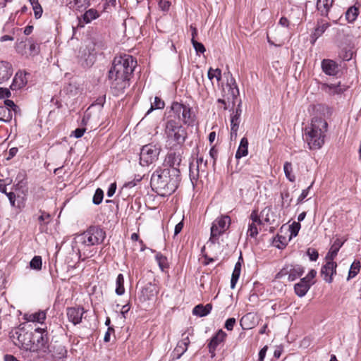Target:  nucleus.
<instances>
[{
	"label": "nucleus",
	"mask_w": 361,
	"mask_h": 361,
	"mask_svg": "<svg viewBox=\"0 0 361 361\" xmlns=\"http://www.w3.org/2000/svg\"><path fill=\"white\" fill-rule=\"evenodd\" d=\"M137 65V61L130 55L125 54L116 57L109 71L111 90L116 96L124 92L129 86L130 78Z\"/></svg>",
	"instance_id": "1"
},
{
	"label": "nucleus",
	"mask_w": 361,
	"mask_h": 361,
	"mask_svg": "<svg viewBox=\"0 0 361 361\" xmlns=\"http://www.w3.org/2000/svg\"><path fill=\"white\" fill-rule=\"evenodd\" d=\"M180 169L158 168L151 176L152 189L160 196L173 193L180 182Z\"/></svg>",
	"instance_id": "2"
},
{
	"label": "nucleus",
	"mask_w": 361,
	"mask_h": 361,
	"mask_svg": "<svg viewBox=\"0 0 361 361\" xmlns=\"http://www.w3.org/2000/svg\"><path fill=\"white\" fill-rule=\"evenodd\" d=\"M327 128L328 123L324 118L318 116L312 118L310 126L305 128V133L310 149H319L323 146Z\"/></svg>",
	"instance_id": "3"
},
{
	"label": "nucleus",
	"mask_w": 361,
	"mask_h": 361,
	"mask_svg": "<svg viewBox=\"0 0 361 361\" xmlns=\"http://www.w3.org/2000/svg\"><path fill=\"white\" fill-rule=\"evenodd\" d=\"M164 133L166 142L173 146L182 145L187 137L185 129L179 121L173 118L167 119L165 124Z\"/></svg>",
	"instance_id": "4"
},
{
	"label": "nucleus",
	"mask_w": 361,
	"mask_h": 361,
	"mask_svg": "<svg viewBox=\"0 0 361 361\" xmlns=\"http://www.w3.org/2000/svg\"><path fill=\"white\" fill-rule=\"evenodd\" d=\"M178 119V121H182L188 126H193L195 122V115L191 111L189 106L178 103L173 102L171 109L168 113L167 119Z\"/></svg>",
	"instance_id": "5"
},
{
	"label": "nucleus",
	"mask_w": 361,
	"mask_h": 361,
	"mask_svg": "<svg viewBox=\"0 0 361 361\" xmlns=\"http://www.w3.org/2000/svg\"><path fill=\"white\" fill-rule=\"evenodd\" d=\"M106 238V233L97 226H92L78 236V240L85 246H93L102 243Z\"/></svg>",
	"instance_id": "6"
},
{
	"label": "nucleus",
	"mask_w": 361,
	"mask_h": 361,
	"mask_svg": "<svg viewBox=\"0 0 361 361\" xmlns=\"http://www.w3.org/2000/svg\"><path fill=\"white\" fill-rule=\"evenodd\" d=\"M104 47L102 41L99 37L90 38L85 47H80L78 57L83 59L87 65L92 63L94 52Z\"/></svg>",
	"instance_id": "7"
},
{
	"label": "nucleus",
	"mask_w": 361,
	"mask_h": 361,
	"mask_svg": "<svg viewBox=\"0 0 361 361\" xmlns=\"http://www.w3.org/2000/svg\"><path fill=\"white\" fill-rule=\"evenodd\" d=\"M32 351L47 352L49 348L48 332L44 328H37L32 332Z\"/></svg>",
	"instance_id": "8"
},
{
	"label": "nucleus",
	"mask_w": 361,
	"mask_h": 361,
	"mask_svg": "<svg viewBox=\"0 0 361 361\" xmlns=\"http://www.w3.org/2000/svg\"><path fill=\"white\" fill-rule=\"evenodd\" d=\"M160 147L157 145L148 144L143 146L140 153V164L142 166H149L158 159Z\"/></svg>",
	"instance_id": "9"
},
{
	"label": "nucleus",
	"mask_w": 361,
	"mask_h": 361,
	"mask_svg": "<svg viewBox=\"0 0 361 361\" xmlns=\"http://www.w3.org/2000/svg\"><path fill=\"white\" fill-rule=\"evenodd\" d=\"M304 268L299 264H286L276 275V279H281L288 276L290 281H293L300 278L304 274Z\"/></svg>",
	"instance_id": "10"
},
{
	"label": "nucleus",
	"mask_w": 361,
	"mask_h": 361,
	"mask_svg": "<svg viewBox=\"0 0 361 361\" xmlns=\"http://www.w3.org/2000/svg\"><path fill=\"white\" fill-rule=\"evenodd\" d=\"M230 217L228 216H221L214 221L211 227L210 240L214 243L215 239L222 235L229 227Z\"/></svg>",
	"instance_id": "11"
},
{
	"label": "nucleus",
	"mask_w": 361,
	"mask_h": 361,
	"mask_svg": "<svg viewBox=\"0 0 361 361\" xmlns=\"http://www.w3.org/2000/svg\"><path fill=\"white\" fill-rule=\"evenodd\" d=\"M18 344L26 350L32 351V332L26 331L24 329H20L16 331Z\"/></svg>",
	"instance_id": "12"
},
{
	"label": "nucleus",
	"mask_w": 361,
	"mask_h": 361,
	"mask_svg": "<svg viewBox=\"0 0 361 361\" xmlns=\"http://www.w3.org/2000/svg\"><path fill=\"white\" fill-rule=\"evenodd\" d=\"M159 293V290L156 284L148 283L141 290L140 300L145 302L153 300Z\"/></svg>",
	"instance_id": "13"
},
{
	"label": "nucleus",
	"mask_w": 361,
	"mask_h": 361,
	"mask_svg": "<svg viewBox=\"0 0 361 361\" xmlns=\"http://www.w3.org/2000/svg\"><path fill=\"white\" fill-rule=\"evenodd\" d=\"M326 263L321 269V274L324 280L328 283H331L332 276L336 274L337 264L334 259H326Z\"/></svg>",
	"instance_id": "14"
},
{
	"label": "nucleus",
	"mask_w": 361,
	"mask_h": 361,
	"mask_svg": "<svg viewBox=\"0 0 361 361\" xmlns=\"http://www.w3.org/2000/svg\"><path fill=\"white\" fill-rule=\"evenodd\" d=\"M227 334L222 329H219L216 334L212 337L209 344V352L211 353L212 357L215 355V351L217 346L224 341Z\"/></svg>",
	"instance_id": "15"
},
{
	"label": "nucleus",
	"mask_w": 361,
	"mask_h": 361,
	"mask_svg": "<svg viewBox=\"0 0 361 361\" xmlns=\"http://www.w3.org/2000/svg\"><path fill=\"white\" fill-rule=\"evenodd\" d=\"M85 313L83 307H68L66 314L68 320L74 325L78 324L82 322V315Z\"/></svg>",
	"instance_id": "16"
},
{
	"label": "nucleus",
	"mask_w": 361,
	"mask_h": 361,
	"mask_svg": "<svg viewBox=\"0 0 361 361\" xmlns=\"http://www.w3.org/2000/svg\"><path fill=\"white\" fill-rule=\"evenodd\" d=\"M181 161L182 157L180 153L170 152L167 154L164 161L165 164L168 166V167L164 168L179 169L178 167L181 163Z\"/></svg>",
	"instance_id": "17"
},
{
	"label": "nucleus",
	"mask_w": 361,
	"mask_h": 361,
	"mask_svg": "<svg viewBox=\"0 0 361 361\" xmlns=\"http://www.w3.org/2000/svg\"><path fill=\"white\" fill-rule=\"evenodd\" d=\"M322 68L323 72L329 75H336L338 71L337 63L331 59H324L322 61Z\"/></svg>",
	"instance_id": "18"
},
{
	"label": "nucleus",
	"mask_w": 361,
	"mask_h": 361,
	"mask_svg": "<svg viewBox=\"0 0 361 361\" xmlns=\"http://www.w3.org/2000/svg\"><path fill=\"white\" fill-rule=\"evenodd\" d=\"M13 71L11 65L6 61L0 62V84L8 80L12 75Z\"/></svg>",
	"instance_id": "19"
},
{
	"label": "nucleus",
	"mask_w": 361,
	"mask_h": 361,
	"mask_svg": "<svg viewBox=\"0 0 361 361\" xmlns=\"http://www.w3.org/2000/svg\"><path fill=\"white\" fill-rule=\"evenodd\" d=\"M312 285L313 283H307L305 280L301 279L300 281L294 286L295 293L298 297L302 298L306 295Z\"/></svg>",
	"instance_id": "20"
},
{
	"label": "nucleus",
	"mask_w": 361,
	"mask_h": 361,
	"mask_svg": "<svg viewBox=\"0 0 361 361\" xmlns=\"http://www.w3.org/2000/svg\"><path fill=\"white\" fill-rule=\"evenodd\" d=\"M52 357L56 360H61L66 357L67 350L61 343H56L51 350Z\"/></svg>",
	"instance_id": "21"
},
{
	"label": "nucleus",
	"mask_w": 361,
	"mask_h": 361,
	"mask_svg": "<svg viewBox=\"0 0 361 361\" xmlns=\"http://www.w3.org/2000/svg\"><path fill=\"white\" fill-rule=\"evenodd\" d=\"M322 89L329 95L341 94L345 91V89L341 86L340 83L324 84Z\"/></svg>",
	"instance_id": "22"
},
{
	"label": "nucleus",
	"mask_w": 361,
	"mask_h": 361,
	"mask_svg": "<svg viewBox=\"0 0 361 361\" xmlns=\"http://www.w3.org/2000/svg\"><path fill=\"white\" fill-rule=\"evenodd\" d=\"M346 240H342L341 239L337 238L334 242L329 251L328 252L326 259H334L336 257L340 248L343 246Z\"/></svg>",
	"instance_id": "23"
},
{
	"label": "nucleus",
	"mask_w": 361,
	"mask_h": 361,
	"mask_svg": "<svg viewBox=\"0 0 361 361\" xmlns=\"http://www.w3.org/2000/svg\"><path fill=\"white\" fill-rule=\"evenodd\" d=\"M212 310V305L208 303L206 305L199 304L196 305L192 310V314L194 315L202 317L208 315Z\"/></svg>",
	"instance_id": "24"
},
{
	"label": "nucleus",
	"mask_w": 361,
	"mask_h": 361,
	"mask_svg": "<svg viewBox=\"0 0 361 361\" xmlns=\"http://www.w3.org/2000/svg\"><path fill=\"white\" fill-rule=\"evenodd\" d=\"M26 83L27 79L25 78V75H23L22 73H17L10 87L12 90H18L24 87Z\"/></svg>",
	"instance_id": "25"
},
{
	"label": "nucleus",
	"mask_w": 361,
	"mask_h": 361,
	"mask_svg": "<svg viewBox=\"0 0 361 361\" xmlns=\"http://www.w3.org/2000/svg\"><path fill=\"white\" fill-rule=\"evenodd\" d=\"M333 3L334 0H317V8L321 15L327 16Z\"/></svg>",
	"instance_id": "26"
},
{
	"label": "nucleus",
	"mask_w": 361,
	"mask_h": 361,
	"mask_svg": "<svg viewBox=\"0 0 361 361\" xmlns=\"http://www.w3.org/2000/svg\"><path fill=\"white\" fill-rule=\"evenodd\" d=\"M248 154V140L246 137H243L240 140L239 147L235 153V158L239 159L247 156Z\"/></svg>",
	"instance_id": "27"
},
{
	"label": "nucleus",
	"mask_w": 361,
	"mask_h": 361,
	"mask_svg": "<svg viewBox=\"0 0 361 361\" xmlns=\"http://www.w3.org/2000/svg\"><path fill=\"white\" fill-rule=\"evenodd\" d=\"M240 117L231 115V139L235 140L237 137V133L239 128Z\"/></svg>",
	"instance_id": "28"
},
{
	"label": "nucleus",
	"mask_w": 361,
	"mask_h": 361,
	"mask_svg": "<svg viewBox=\"0 0 361 361\" xmlns=\"http://www.w3.org/2000/svg\"><path fill=\"white\" fill-rule=\"evenodd\" d=\"M227 86L229 87V92L232 97V104L234 105L235 103V99L239 95V90L233 78H231V82L227 83Z\"/></svg>",
	"instance_id": "29"
},
{
	"label": "nucleus",
	"mask_w": 361,
	"mask_h": 361,
	"mask_svg": "<svg viewBox=\"0 0 361 361\" xmlns=\"http://www.w3.org/2000/svg\"><path fill=\"white\" fill-rule=\"evenodd\" d=\"M241 272V264L238 262L234 267V269L232 273L231 279V288L232 289L235 288V285L239 279L240 275Z\"/></svg>",
	"instance_id": "30"
},
{
	"label": "nucleus",
	"mask_w": 361,
	"mask_h": 361,
	"mask_svg": "<svg viewBox=\"0 0 361 361\" xmlns=\"http://www.w3.org/2000/svg\"><path fill=\"white\" fill-rule=\"evenodd\" d=\"M359 14L358 8L355 6H350L345 12V18L348 23H353Z\"/></svg>",
	"instance_id": "31"
},
{
	"label": "nucleus",
	"mask_w": 361,
	"mask_h": 361,
	"mask_svg": "<svg viewBox=\"0 0 361 361\" xmlns=\"http://www.w3.org/2000/svg\"><path fill=\"white\" fill-rule=\"evenodd\" d=\"M115 292L118 295H122L125 293L124 277L122 274H119L117 276L116 281Z\"/></svg>",
	"instance_id": "32"
},
{
	"label": "nucleus",
	"mask_w": 361,
	"mask_h": 361,
	"mask_svg": "<svg viewBox=\"0 0 361 361\" xmlns=\"http://www.w3.org/2000/svg\"><path fill=\"white\" fill-rule=\"evenodd\" d=\"M46 319L45 311H39L35 313H32L28 316L27 319L30 322L42 323Z\"/></svg>",
	"instance_id": "33"
},
{
	"label": "nucleus",
	"mask_w": 361,
	"mask_h": 361,
	"mask_svg": "<svg viewBox=\"0 0 361 361\" xmlns=\"http://www.w3.org/2000/svg\"><path fill=\"white\" fill-rule=\"evenodd\" d=\"M12 112L10 109L6 106H0V121L3 122H9L12 119Z\"/></svg>",
	"instance_id": "34"
},
{
	"label": "nucleus",
	"mask_w": 361,
	"mask_h": 361,
	"mask_svg": "<svg viewBox=\"0 0 361 361\" xmlns=\"http://www.w3.org/2000/svg\"><path fill=\"white\" fill-rule=\"evenodd\" d=\"M98 17L99 13L97 11L93 8H90L82 15V20L85 23H89Z\"/></svg>",
	"instance_id": "35"
},
{
	"label": "nucleus",
	"mask_w": 361,
	"mask_h": 361,
	"mask_svg": "<svg viewBox=\"0 0 361 361\" xmlns=\"http://www.w3.org/2000/svg\"><path fill=\"white\" fill-rule=\"evenodd\" d=\"M283 171L286 178L290 181L294 182L295 180V176L292 173L293 167L290 162L286 161L283 165Z\"/></svg>",
	"instance_id": "36"
},
{
	"label": "nucleus",
	"mask_w": 361,
	"mask_h": 361,
	"mask_svg": "<svg viewBox=\"0 0 361 361\" xmlns=\"http://www.w3.org/2000/svg\"><path fill=\"white\" fill-rule=\"evenodd\" d=\"M39 213L40 215L37 217V221H39L40 228H42V227L47 226L49 223L51 216L49 213L41 209Z\"/></svg>",
	"instance_id": "37"
},
{
	"label": "nucleus",
	"mask_w": 361,
	"mask_h": 361,
	"mask_svg": "<svg viewBox=\"0 0 361 361\" xmlns=\"http://www.w3.org/2000/svg\"><path fill=\"white\" fill-rule=\"evenodd\" d=\"M360 262L359 261H354L350 266L347 279L350 280V279L355 277V276L360 271Z\"/></svg>",
	"instance_id": "38"
},
{
	"label": "nucleus",
	"mask_w": 361,
	"mask_h": 361,
	"mask_svg": "<svg viewBox=\"0 0 361 361\" xmlns=\"http://www.w3.org/2000/svg\"><path fill=\"white\" fill-rule=\"evenodd\" d=\"M29 1L30 2V4L32 5L35 18L38 19V18H41V16L42 15L43 10H42L41 5L39 3V1L38 0H29Z\"/></svg>",
	"instance_id": "39"
},
{
	"label": "nucleus",
	"mask_w": 361,
	"mask_h": 361,
	"mask_svg": "<svg viewBox=\"0 0 361 361\" xmlns=\"http://www.w3.org/2000/svg\"><path fill=\"white\" fill-rule=\"evenodd\" d=\"M200 171H201V169L196 167L194 163H190V178L192 184H194V181H196L198 179Z\"/></svg>",
	"instance_id": "40"
},
{
	"label": "nucleus",
	"mask_w": 361,
	"mask_h": 361,
	"mask_svg": "<svg viewBox=\"0 0 361 361\" xmlns=\"http://www.w3.org/2000/svg\"><path fill=\"white\" fill-rule=\"evenodd\" d=\"M156 260L159 264V267L162 271L169 267L168 259L162 254H157Z\"/></svg>",
	"instance_id": "41"
},
{
	"label": "nucleus",
	"mask_w": 361,
	"mask_h": 361,
	"mask_svg": "<svg viewBox=\"0 0 361 361\" xmlns=\"http://www.w3.org/2000/svg\"><path fill=\"white\" fill-rule=\"evenodd\" d=\"M188 347L183 342L178 341L174 349V354L176 355V358H180L186 352Z\"/></svg>",
	"instance_id": "42"
},
{
	"label": "nucleus",
	"mask_w": 361,
	"mask_h": 361,
	"mask_svg": "<svg viewBox=\"0 0 361 361\" xmlns=\"http://www.w3.org/2000/svg\"><path fill=\"white\" fill-rule=\"evenodd\" d=\"M42 264V257L40 256H35L30 262V268L37 271L41 270Z\"/></svg>",
	"instance_id": "43"
},
{
	"label": "nucleus",
	"mask_w": 361,
	"mask_h": 361,
	"mask_svg": "<svg viewBox=\"0 0 361 361\" xmlns=\"http://www.w3.org/2000/svg\"><path fill=\"white\" fill-rule=\"evenodd\" d=\"M207 76L210 80L216 78L217 81H219L221 78V71L219 68L213 69L210 68L208 71Z\"/></svg>",
	"instance_id": "44"
},
{
	"label": "nucleus",
	"mask_w": 361,
	"mask_h": 361,
	"mask_svg": "<svg viewBox=\"0 0 361 361\" xmlns=\"http://www.w3.org/2000/svg\"><path fill=\"white\" fill-rule=\"evenodd\" d=\"M329 24L322 23V25H319L314 30V32L313 33V37H315V39H317L319 37H320L325 30L329 27Z\"/></svg>",
	"instance_id": "45"
},
{
	"label": "nucleus",
	"mask_w": 361,
	"mask_h": 361,
	"mask_svg": "<svg viewBox=\"0 0 361 361\" xmlns=\"http://www.w3.org/2000/svg\"><path fill=\"white\" fill-rule=\"evenodd\" d=\"M28 44L30 54H37L39 51V44L32 38L28 39Z\"/></svg>",
	"instance_id": "46"
},
{
	"label": "nucleus",
	"mask_w": 361,
	"mask_h": 361,
	"mask_svg": "<svg viewBox=\"0 0 361 361\" xmlns=\"http://www.w3.org/2000/svg\"><path fill=\"white\" fill-rule=\"evenodd\" d=\"M104 192L103 190L100 188H97L95 191V193L93 196L92 202L94 204H99L103 200Z\"/></svg>",
	"instance_id": "47"
},
{
	"label": "nucleus",
	"mask_w": 361,
	"mask_h": 361,
	"mask_svg": "<svg viewBox=\"0 0 361 361\" xmlns=\"http://www.w3.org/2000/svg\"><path fill=\"white\" fill-rule=\"evenodd\" d=\"M164 105V102L161 99L158 97H155L154 102L151 106V110L163 109Z\"/></svg>",
	"instance_id": "48"
},
{
	"label": "nucleus",
	"mask_w": 361,
	"mask_h": 361,
	"mask_svg": "<svg viewBox=\"0 0 361 361\" xmlns=\"http://www.w3.org/2000/svg\"><path fill=\"white\" fill-rule=\"evenodd\" d=\"M196 167L201 169L202 172H204L207 168V161H204L202 157H198L194 163Z\"/></svg>",
	"instance_id": "49"
},
{
	"label": "nucleus",
	"mask_w": 361,
	"mask_h": 361,
	"mask_svg": "<svg viewBox=\"0 0 361 361\" xmlns=\"http://www.w3.org/2000/svg\"><path fill=\"white\" fill-rule=\"evenodd\" d=\"M301 228V225L299 222L294 221L290 226V231L292 236H296Z\"/></svg>",
	"instance_id": "50"
},
{
	"label": "nucleus",
	"mask_w": 361,
	"mask_h": 361,
	"mask_svg": "<svg viewBox=\"0 0 361 361\" xmlns=\"http://www.w3.org/2000/svg\"><path fill=\"white\" fill-rule=\"evenodd\" d=\"M247 234V235L250 236L251 238H255L257 235L258 229L257 228L256 224H255L254 223L249 224Z\"/></svg>",
	"instance_id": "51"
},
{
	"label": "nucleus",
	"mask_w": 361,
	"mask_h": 361,
	"mask_svg": "<svg viewBox=\"0 0 361 361\" xmlns=\"http://www.w3.org/2000/svg\"><path fill=\"white\" fill-rule=\"evenodd\" d=\"M191 42L197 53L203 54L206 51L204 46L202 43L198 42L195 39H191Z\"/></svg>",
	"instance_id": "52"
},
{
	"label": "nucleus",
	"mask_w": 361,
	"mask_h": 361,
	"mask_svg": "<svg viewBox=\"0 0 361 361\" xmlns=\"http://www.w3.org/2000/svg\"><path fill=\"white\" fill-rule=\"evenodd\" d=\"M281 197L282 199L283 205L285 203H286L287 204L286 207L290 206L291 201H292V198L290 197L289 192L288 190L282 192L281 194Z\"/></svg>",
	"instance_id": "53"
},
{
	"label": "nucleus",
	"mask_w": 361,
	"mask_h": 361,
	"mask_svg": "<svg viewBox=\"0 0 361 361\" xmlns=\"http://www.w3.org/2000/svg\"><path fill=\"white\" fill-rule=\"evenodd\" d=\"M316 275H317V271L314 269H311L309 271V273L307 274V276H305L304 278H302V279L305 280V282H307V283H313V284H314V282L312 281V280L316 276Z\"/></svg>",
	"instance_id": "54"
},
{
	"label": "nucleus",
	"mask_w": 361,
	"mask_h": 361,
	"mask_svg": "<svg viewBox=\"0 0 361 361\" xmlns=\"http://www.w3.org/2000/svg\"><path fill=\"white\" fill-rule=\"evenodd\" d=\"M25 47H26V44L24 42L21 41V42H17L16 44V50L18 54L24 55L26 53Z\"/></svg>",
	"instance_id": "55"
},
{
	"label": "nucleus",
	"mask_w": 361,
	"mask_h": 361,
	"mask_svg": "<svg viewBox=\"0 0 361 361\" xmlns=\"http://www.w3.org/2000/svg\"><path fill=\"white\" fill-rule=\"evenodd\" d=\"M235 318H228L226 322H225V325H224V327L228 330V331H231L233 330L235 324Z\"/></svg>",
	"instance_id": "56"
},
{
	"label": "nucleus",
	"mask_w": 361,
	"mask_h": 361,
	"mask_svg": "<svg viewBox=\"0 0 361 361\" xmlns=\"http://www.w3.org/2000/svg\"><path fill=\"white\" fill-rule=\"evenodd\" d=\"M87 4V0H74L72 6L75 9H80Z\"/></svg>",
	"instance_id": "57"
},
{
	"label": "nucleus",
	"mask_w": 361,
	"mask_h": 361,
	"mask_svg": "<svg viewBox=\"0 0 361 361\" xmlns=\"http://www.w3.org/2000/svg\"><path fill=\"white\" fill-rule=\"evenodd\" d=\"M307 252L311 261H316L317 259L319 254L317 250L309 248Z\"/></svg>",
	"instance_id": "58"
},
{
	"label": "nucleus",
	"mask_w": 361,
	"mask_h": 361,
	"mask_svg": "<svg viewBox=\"0 0 361 361\" xmlns=\"http://www.w3.org/2000/svg\"><path fill=\"white\" fill-rule=\"evenodd\" d=\"M159 6L162 11H168L171 6V2L167 0H160Z\"/></svg>",
	"instance_id": "59"
},
{
	"label": "nucleus",
	"mask_w": 361,
	"mask_h": 361,
	"mask_svg": "<svg viewBox=\"0 0 361 361\" xmlns=\"http://www.w3.org/2000/svg\"><path fill=\"white\" fill-rule=\"evenodd\" d=\"M4 104L6 107L8 109L11 108L13 111H17V109H18V106L15 104L13 100L11 99H6L4 101Z\"/></svg>",
	"instance_id": "60"
},
{
	"label": "nucleus",
	"mask_w": 361,
	"mask_h": 361,
	"mask_svg": "<svg viewBox=\"0 0 361 361\" xmlns=\"http://www.w3.org/2000/svg\"><path fill=\"white\" fill-rule=\"evenodd\" d=\"M11 95V93L8 89L0 87V99L8 98Z\"/></svg>",
	"instance_id": "61"
},
{
	"label": "nucleus",
	"mask_w": 361,
	"mask_h": 361,
	"mask_svg": "<svg viewBox=\"0 0 361 361\" xmlns=\"http://www.w3.org/2000/svg\"><path fill=\"white\" fill-rule=\"evenodd\" d=\"M312 185L309 186L307 188L303 190L300 194V195L298 198V203H300L303 201V200L308 195L309 190L311 188Z\"/></svg>",
	"instance_id": "62"
},
{
	"label": "nucleus",
	"mask_w": 361,
	"mask_h": 361,
	"mask_svg": "<svg viewBox=\"0 0 361 361\" xmlns=\"http://www.w3.org/2000/svg\"><path fill=\"white\" fill-rule=\"evenodd\" d=\"M116 190V183H111L108 188L107 196L109 197H112L114 195Z\"/></svg>",
	"instance_id": "63"
},
{
	"label": "nucleus",
	"mask_w": 361,
	"mask_h": 361,
	"mask_svg": "<svg viewBox=\"0 0 361 361\" xmlns=\"http://www.w3.org/2000/svg\"><path fill=\"white\" fill-rule=\"evenodd\" d=\"M85 132V128H76L74 131H73V135L76 138L81 137Z\"/></svg>",
	"instance_id": "64"
}]
</instances>
